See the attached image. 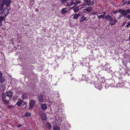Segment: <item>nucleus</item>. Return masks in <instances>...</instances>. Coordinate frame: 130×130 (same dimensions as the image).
<instances>
[{"instance_id": "1", "label": "nucleus", "mask_w": 130, "mask_h": 130, "mask_svg": "<svg viewBox=\"0 0 130 130\" xmlns=\"http://www.w3.org/2000/svg\"><path fill=\"white\" fill-rule=\"evenodd\" d=\"M118 11L121 13V15H119L118 16L117 19L118 20L120 19L123 16L125 17L127 19L130 18V16L127 13H130V9H128L126 10L122 9H119Z\"/></svg>"}, {"instance_id": "2", "label": "nucleus", "mask_w": 130, "mask_h": 130, "mask_svg": "<svg viewBox=\"0 0 130 130\" xmlns=\"http://www.w3.org/2000/svg\"><path fill=\"white\" fill-rule=\"evenodd\" d=\"M102 80V79H100L97 80V82L94 84L95 87L99 90L101 89L104 85L103 82Z\"/></svg>"}, {"instance_id": "3", "label": "nucleus", "mask_w": 130, "mask_h": 130, "mask_svg": "<svg viewBox=\"0 0 130 130\" xmlns=\"http://www.w3.org/2000/svg\"><path fill=\"white\" fill-rule=\"evenodd\" d=\"M16 104L19 106H22V107L23 108H25L27 106L26 103L21 100L18 101L17 102Z\"/></svg>"}, {"instance_id": "4", "label": "nucleus", "mask_w": 130, "mask_h": 130, "mask_svg": "<svg viewBox=\"0 0 130 130\" xmlns=\"http://www.w3.org/2000/svg\"><path fill=\"white\" fill-rule=\"evenodd\" d=\"M6 97V94L4 92L2 93V101L5 104H7L8 103V102L7 100H5V99Z\"/></svg>"}, {"instance_id": "5", "label": "nucleus", "mask_w": 130, "mask_h": 130, "mask_svg": "<svg viewBox=\"0 0 130 130\" xmlns=\"http://www.w3.org/2000/svg\"><path fill=\"white\" fill-rule=\"evenodd\" d=\"M117 22V20L115 18H112L110 21L109 24L111 25H114Z\"/></svg>"}, {"instance_id": "6", "label": "nucleus", "mask_w": 130, "mask_h": 130, "mask_svg": "<svg viewBox=\"0 0 130 130\" xmlns=\"http://www.w3.org/2000/svg\"><path fill=\"white\" fill-rule=\"evenodd\" d=\"M39 113L42 119L44 120H46V115L42 112H40Z\"/></svg>"}, {"instance_id": "7", "label": "nucleus", "mask_w": 130, "mask_h": 130, "mask_svg": "<svg viewBox=\"0 0 130 130\" xmlns=\"http://www.w3.org/2000/svg\"><path fill=\"white\" fill-rule=\"evenodd\" d=\"M11 2V1L10 0H3V3L7 7L10 5Z\"/></svg>"}, {"instance_id": "8", "label": "nucleus", "mask_w": 130, "mask_h": 130, "mask_svg": "<svg viewBox=\"0 0 130 130\" xmlns=\"http://www.w3.org/2000/svg\"><path fill=\"white\" fill-rule=\"evenodd\" d=\"M86 59L87 58H83L82 59V60L80 61L81 65L84 66L86 63H87Z\"/></svg>"}, {"instance_id": "9", "label": "nucleus", "mask_w": 130, "mask_h": 130, "mask_svg": "<svg viewBox=\"0 0 130 130\" xmlns=\"http://www.w3.org/2000/svg\"><path fill=\"white\" fill-rule=\"evenodd\" d=\"M35 103V102L33 100H31L29 102V108H32Z\"/></svg>"}, {"instance_id": "10", "label": "nucleus", "mask_w": 130, "mask_h": 130, "mask_svg": "<svg viewBox=\"0 0 130 130\" xmlns=\"http://www.w3.org/2000/svg\"><path fill=\"white\" fill-rule=\"evenodd\" d=\"M6 93V96L9 97L10 99L12 97L13 93L11 91H7Z\"/></svg>"}, {"instance_id": "11", "label": "nucleus", "mask_w": 130, "mask_h": 130, "mask_svg": "<svg viewBox=\"0 0 130 130\" xmlns=\"http://www.w3.org/2000/svg\"><path fill=\"white\" fill-rule=\"evenodd\" d=\"M38 98L39 101L40 102L43 101L44 100V98L43 96L41 94L38 96Z\"/></svg>"}, {"instance_id": "12", "label": "nucleus", "mask_w": 130, "mask_h": 130, "mask_svg": "<svg viewBox=\"0 0 130 130\" xmlns=\"http://www.w3.org/2000/svg\"><path fill=\"white\" fill-rule=\"evenodd\" d=\"M103 14V15H100L98 17V18L99 19H101V18H105L106 12H104Z\"/></svg>"}, {"instance_id": "13", "label": "nucleus", "mask_w": 130, "mask_h": 130, "mask_svg": "<svg viewBox=\"0 0 130 130\" xmlns=\"http://www.w3.org/2000/svg\"><path fill=\"white\" fill-rule=\"evenodd\" d=\"M94 3L93 2H91L90 3H89L88 4L87 3H83L81 5L82 6H86L87 5H93Z\"/></svg>"}, {"instance_id": "14", "label": "nucleus", "mask_w": 130, "mask_h": 130, "mask_svg": "<svg viewBox=\"0 0 130 130\" xmlns=\"http://www.w3.org/2000/svg\"><path fill=\"white\" fill-rule=\"evenodd\" d=\"M41 107V109L43 110H45L47 108L46 105L45 103L42 104Z\"/></svg>"}, {"instance_id": "15", "label": "nucleus", "mask_w": 130, "mask_h": 130, "mask_svg": "<svg viewBox=\"0 0 130 130\" xmlns=\"http://www.w3.org/2000/svg\"><path fill=\"white\" fill-rule=\"evenodd\" d=\"M73 5H75V2L73 0H72L71 2H69L67 3L68 6H71Z\"/></svg>"}, {"instance_id": "16", "label": "nucleus", "mask_w": 130, "mask_h": 130, "mask_svg": "<svg viewBox=\"0 0 130 130\" xmlns=\"http://www.w3.org/2000/svg\"><path fill=\"white\" fill-rule=\"evenodd\" d=\"M105 18L107 21H109L112 18L111 16L109 15H107L106 16Z\"/></svg>"}, {"instance_id": "17", "label": "nucleus", "mask_w": 130, "mask_h": 130, "mask_svg": "<svg viewBox=\"0 0 130 130\" xmlns=\"http://www.w3.org/2000/svg\"><path fill=\"white\" fill-rule=\"evenodd\" d=\"M87 17H85L83 15L80 19V22H83L86 20H87L88 19H87Z\"/></svg>"}, {"instance_id": "18", "label": "nucleus", "mask_w": 130, "mask_h": 130, "mask_svg": "<svg viewBox=\"0 0 130 130\" xmlns=\"http://www.w3.org/2000/svg\"><path fill=\"white\" fill-rule=\"evenodd\" d=\"M71 8H73V10L75 13L77 12L79 10V8L78 7H73Z\"/></svg>"}, {"instance_id": "19", "label": "nucleus", "mask_w": 130, "mask_h": 130, "mask_svg": "<svg viewBox=\"0 0 130 130\" xmlns=\"http://www.w3.org/2000/svg\"><path fill=\"white\" fill-rule=\"evenodd\" d=\"M67 8H64L62 9L61 12L62 14H64L65 13H66L67 12Z\"/></svg>"}, {"instance_id": "20", "label": "nucleus", "mask_w": 130, "mask_h": 130, "mask_svg": "<svg viewBox=\"0 0 130 130\" xmlns=\"http://www.w3.org/2000/svg\"><path fill=\"white\" fill-rule=\"evenodd\" d=\"M80 15V14L79 13H78V14L75 13L73 16V18L75 19H77Z\"/></svg>"}, {"instance_id": "21", "label": "nucleus", "mask_w": 130, "mask_h": 130, "mask_svg": "<svg viewBox=\"0 0 130 130\" xmlns=\"http://www.w3.org/2000/svg\"><path fill=\"white\" fill-rule=\"evenodd\" d=\"M5 78L3 77L2 76L0 77V83H3L5 81Z\"/></svg>"}, {"instance_id": "22", "label": "nucleus", "mask_w": 130, "mask_h": 130, "mask_svg": "<svg viewBox=\"0 0 130 130\" xmlns=\"http://www.w3.org/2000/svg\"><path fill=\"white\" fill-rule=\"evenodd\" d=\"M123 71L122 72V74L123 75H125L127 72L124 68H122Z\"/></svg>"}, {"instance_id": "23", "label": "nucleus", "mask_w": 130, "mask_h": 130, "mask_svg": "<svg viewBox=\"0 0 130 130\" xmlns=\"http://www.w3.org/2000/svg\"><path fill=\"white\" fill-rule=\"evenodd\" d=\"M86 10L88 11H91V6L87 7L86 9Z\"/></svg>"}, {"instance_id": "24", "label": "nucleus", "mask_w": 130, "mask_h": 130, "mask_svg": "<svg viewBox=\"0 0 130 130\" xmlns=\"http://www.w3.org/2000/svg\"><path fill=\"white\" fill-rule=\"evenodd\" d=\"M46 128L48 129H50L51 128V125L48 123H47L46 124Z\"/></svg>"}, {"instance_id": "25", "label": "nucleus", "mask_w": 130, "mask_h": 130, "mask_svg": "<svg viewBox=\"0 0 130 130\" xmlns=\"http://www.w3.org/2000/svg\"><path fill=\"white\" fill-rule=\"evenodd\" d=\"M29 3L31 6H32L34 4V1L33 0H29Z\"/></svg>"}, {"instance_id": "26", "label": "nucleus", "mask_w": 130, "mask_h": 130, "mask_svg": "<svg viewBox=\"0 0 130 130\" xmlns=\"http://www.w3.org/2000/svg\"><path fill=\"white\" fill-rule=\"evenodd\" d=\"M81 3V2L80 0H78L77 1H76L75 2V5H77L79 4H80Z\"/></svg>"}, {"instance_id": "27", "label": "nucleus", "mask_w": 130, "mask_h": 130, "mask_svg": "<svg viewBox=\"0 0 130 130\" xmlns=\"http://www.w3.org/2000/svg\"><path fill=\"white\" fill-rule=\"evenodd\" d=\"M4 3H3L2 4L0 5V9L2 10H3V9L4 5Z\"/></svg>"}, {"instance_id": "28", "label": "nucleus", "mask_w": 130, "mask_h": 130, "mask_svg": "<svg viewBox=\"0 0 130 130\" xmlns=\"http://www.w3.org/2000/svg\"><path fill=\"white\" fill-rule=\"evenodd\" d=\"M59 128L58 126H54L53 128V130H59Z\"/></svg>"}, {"instance_id": "29", "label": "nucleus", "mask_w": 130, "mask_h": 130, "mask_svg": "<svg viewBox=\"0 0 130 130\" xmlns=\"http://www.w3.org/2000/svg\"><path fill=\"white\" fill-rule=\"evenodd\" d=\"M4 20V17L3 16L0 17V22H2L3 20Z\"/></svg>"}, {"instance_id": "30", "label": "nucleus", "mask_w": 130, "mask_h": 130, "mask_svg": "<svg viewBox=\"0 0 130 130\" xmlns=\"http://www.w3.org/2000/svg\"><path fill=\"white\" fill-rule=\"evenodd\" d=\"M25 115L26 117L29 116H30V112L29 111L25 113Z\"/></svg>"}, {"instance_id": "31", "label": "nucleus", "mask_w": 130, "mask_h": 130, "mask_svg": "<svg viewBox=\"0 0 130 130\" xmlns=\"http://www.w3.org/2000/svg\"><path fill=\"white\" fill-rule=\"evenodd\" d=\"M68 0H61L62 3H66Z\"/></svg>"}, {"instance_id": "32", "label": "nucleus", "mask_w": 130, "mask_h": 130, "mask_svg": "<svg viewBox=\"0 0 130 130\" xmlns=\"http://www.w3.org/2000/svg\"><path fill=\"white\" fill-rule=\"evenodd\" d=\"M92 71V70H88V71H87V72H88V73L89 74H91V72Z\"/></svg>"}, {"instance_id": "33", "label": "nucleus", "mask_w": 130, "mask_h": 130, "mask_svg": "<svg viewBox=\"0 0 130 130\" xmlns=\"http://www.w3.org/2000/svg\"><path fill=\"white\" fill-rule=\"evenodd\" d=\"M98 13L100 14V13H98L97 12H93V13H92V15H95V14H96L97 15H98Z\"/></svg>"}, {"instance_id": "34", "label": "nucleus", "mask_w": 130, "mask_h": 130, "mask_svg": "<svg viewBox=\"0 0 130 130\" xmlns=\"http://www.w3.org/2000/svg\"><path fill=\"white\" fill-rule=\"evenodd\" d=\"M8 107L9 108H11L13 107V106L12 105H9Z\"/></svg>"}, {"instance_id": "35", "label": "nucleus", "mask_w": 130, "mask_h": 130, "mask_svg": "<svg viewBox=\"0 0 130 130\" xmlns=\"http://www.w3.org/2000/svg\"><path fill=\"white\" fill-rule=\"evenodd\" d=\"M84 2H86V3H88L90 2V0H84Z\"/></svg>"}, {"instance_id": "36", "label": "nucleus", "mask_w": 130, "mask_h": 130, "mask_svg": "<svg viewBox=\"0 0 130 130\" xmlns=\"http://www.w3.org/2000/svg\"><path fill=\"white\" fill-rule=\"evenodd\" d=\"M129 4H130V1H128L127 3V5H128Z\"/></svg>"}, {"instance_id": "37", "label": "nucleus", "mask_w": 130, "mask_h": 130, "mask_svg": "<svg viewBox=\"0 0 130 130\" xmlns=\"http://www.w3.org/2000/svg\"><path fill=\"white\" fill-rule=\"evenodd\" d=\"M18 47H19V48L20 49H21L22 48L21 46L20 45H18Z\"/></svg>"}, {"instance_id": "38", "label": "nucleus", "mask_w": 130, "mask_h": 130, "mask_svg": "<svg viewBox=\"0 0 130 130\" xmlns=\"http://www.w3.org/2000/svg\"><path fill=\"white\" fill-rule=\"evenodd\" d=\"M3 13V10H0V15Z\"/></svg>"}, {"instance_id": "39", "label": "nucleus", "mask_w": 130, "mask_h": 130, "mask_svg": "<svg viewBox=\"0 0 130 130\" xmlns=\"http://www.w3.org/2000/svg\"><path fill=\"white\" fill-rule=\"evenodd\" d=\"M130 25V24L129 23H128V24L126 25V27H129V26Z\"/></svg>"}, {"instance_id": "40", "label": "nucleus", "mask_w": 130, "mask_h": 130, "mask_svg": "<svg viewBox=\"0 0 130 130\" xmlns=\"http://www.w3.org/2000/svg\"><path fill=\"white\" fill-rule=\"evenodd\" d=\"M113 13L116 14V13H117L118 12V11H113Z\"/></svg>"}, {"instance_id": "41", "label": "nucleus", "mask_w": 130, "mask_h": 130, "mask_svg": "<svg viewBox=\"0 0 130 130\" xmlns=\"http://www.w3.org/2000/svg\"><path fill=\"white\" fill-rule=\"evenodd\" d=\"M2 72L0 71V77L2 76Z\"/></svg>"}, {"instance_id": "42", "label": "nucleus", "mask_w": 130, "mask_h": 130, "mask_svg": "<svg viewBox=\"0 0 130 130\" xmlns=\"http://www.w3.org/2000/svg\"><path fill=\"white\" fill-rule=\"evenodd\" d=\"M17 97H13V100L14 101H15V100H16V98Z\"/></svg>"}, {"instance_id": "43", "label": "nucleus", "mask_w": 130, "mask_h": 130, "mask_svg": "<svg viewBox=\"0 0 130 130\" xmlns=\"http://www.w3.org/2000/svg\"><path fill=\"white\" fill-rule=\"evenodd\" d=\"M126 84L127 85H129V86H130V83L127 82Z\"/></svg>"}, {"instance_id": "44", "label": "nucleus", "mask_w": 130, "mask_h": 130, "mask_svg": "<svg viewBox=\"0 0 130 130\" xmlns=\"http://www.w3.org/2000/svg\"><path fill=\"white\" fill-rule=\"evenodd\" d=\"M2 22H0V26H1L2 25Z\"/></svg>"}, {"instance_id": "45", "label": "nucleus", "mask_w": 130, "mask_h": 130, "mask_svg": "<svg viewBox=\"0 0 130 130\" xmlns=\"http://www.w3.org/2000/svg\"><path fill=\"white\" fill-rule=\"evenodd\" d=\"M22 126V125L21 124H20L19 126H18V127H21V126Z\"/></svg>"}, {"instance_id": "46", "label": "nucleus", "mask_w": 130, "mask_h": 130, "mask_svg": "<svg viewBox=\"0 0 130 130\" xmlns=\"http://www.w3.org/2000/svg\"><path fill=\"white\" fill-rule=\"evenodd\" d=\"M123 64L125 66H126V64H125V63H124V62H123Z\"/></svg>"}, {"instance_id": "47", "label": "nucleus", "mask_w": 130, "mask_h": 130, "mask_svg": "<svg viewBox=\"0 0 130 130\" xmlns=\"http://www.w3.org/2000/svg\"><path fill=\"white\" fill-rule=\"evenodd\" d=\"M126 1L124 3V4H125L126 3Z\"/></svg>"}, {"instance_id": "48", "label": "nucleus", "mask_w": 130, "mask_h": 130, "mask_svg": "<svg viewBox=\"0 0 130 130\" xmlns=\"http://www.w3.org/2000/svg\"><path fill=\"white\" fill-rule=\"evenodd\" d=\"M7 9V8H5V9H4V10H6Z\"/></svg>"}, {"instance_id": "49", "label": "nucleus", "mask_w": 130, "mask_h": 130, "mask_svg": "<svg viewBox=\"0 0 130 130\" xmlns=\"http://www.w3.org/2000/svg\"><path fill=\"white\" fill-rule=\"evenodd\" d=\"M73 79H74V78H73L72 77V79H71V80H73Z\"/></svg>"}, {"instance_id": "50", "label": "nucleus", "mask_w": 130, "mask_h": 130, "mask_svg": "<svg viewBox=\"0 0 130 130\" xmlns=\"http://www.w3.org/2000/svg\"><path fill=\"white\" fill-rule=\"evenodd\" d=\"M129 39H130V33L129 34Z\"/></svg>"}, {"instance_id": "51", "label": "nucleus", "mask_w": 130, "mask_h": 130, "mask_svg": "<svg viewBox=\"0 0 130 130\" xmlns=\"http://www.w3.org/2000/svg\"><path fill=\"white\" fill-rule=\"evenodd\" d=\"M123 1V2H124V1L125 0H122Z\"/></svg>"}, {"instance_id": "52", "label": "nucleus", "mask_w": 130, "mask_h": 130, "mask_svg": "<svg viewBox=\"0 0 130 130\" xmlns=\"http://www.w3.org/2000/svg\"><path fill=\"white\" fill-rule=\"evenodd\" d=\"M37 11V10H36V11Z\"/></svg>"}, {"instance_id": "53", "label": "nucleus", "mask_w": 130, "mask_h": 130, "mask_svg": "<svg viewBox=\"0 0 130 130\" xmlns=\"http://www.w3.org/2000/svg\"><path fill=\"white\" fill-rule=\"evenodd\" d=\"M37 11V10H36V11Z\"/></svg>"}]
</instances>
